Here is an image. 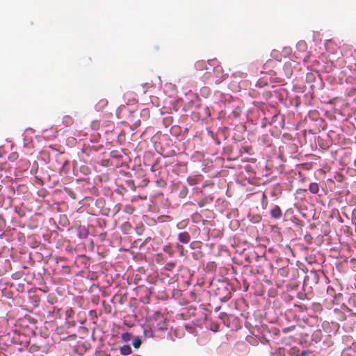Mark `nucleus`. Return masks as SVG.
<instances>
[{
  "mask_svg": "<svg viewBox=\"0 0 356 356\" xmlns=\"http://www.w3.org/2000/svg\"><path fill=\"white\" fill-rule=\"evenodd\" d=\"M270 215L274 218H280L282 215V212L280 207L277 205L275 206L270 211Z\"/></svg>",
  "mask_w": 356,
  "mask_h": 356,
  "instance_id": "6",
  "label": "nucleus"
},
{
  "mask_svg": "<svg viewBox=\"0 0 356 356\" xmlns=\"http://www.w3.org/2000/svg\"><path fill=\"white\" fill-rule=\"evenodd\" d=\"M142 343V341L140 339H136L134 341H133V346L135 348H138L140 345Z\"/></svg>",
  "mask_w": 356,
  "mask_h": 356,
  "instance_id": "20",
  "label": "nucleus"
},
{
  "mask_svg": "<svg viewBox=\"0 0 356 356\" xmlns=\"http://www.w3.org/2000/svg\"><path fill=\"white\" fill-rule=\"evenodd\" d=\"M309 191L312 194H317L319 191L318 184L316 182H313L309 184Z\"/></svg>",
  "mask_w": 356,
  "mask_h": 356,
  "instance_id": "10",
  "label": "nucleus"
},
{
  "mask_svg": "<svg viewBox=\"0 0 356 356\" xmlns=\"http://www.w3.org/2000/svg\"><path fill=\"white\" fill-rule=\"evenodd\" d=\"M296 328V326L295 325H292V326H290V327H285L284 329H282V332L284 333V334H286L291 331H293L294 329Z\"/></svg>",
  "mask_w": 356,
  "mask_h": 356,
  "instance_id": "21",
  "label": "nucleus"
},
{
  "mask_svg": "<svg viewBox=\"0 0 356 356\" xmlns=\"http://www.w3.org/2000/svg\"><path fill=\"white\" fill-rule=\"evenodd\" d=\"M268 78L266 76H263L262 78L259 79L256 83V86L259 88H263L264 86H266L268 85Z\"/></svg>",
  "mask_w": 356,
  "mask_h": 356,
  "instance_id": "8",
  "label": "nucleus"
},
{
  "mask_svg": "<svg viewBox=\"0 0 356 356\" xmlns=\"http://www.w3.org/2000/svg\"><path fill=\"white\" fill-rule=\"evenodd\" d=\"M229 296L227 297L228 298H231V293H229Z\"/></svg>",
  "mask_w": 356,
  "mask_h": 356,
  "instance_id": "29",
  "label": "nucleus"
},
{
  "mask_svg": "<svg viewBox=\"0 0 356 356\" xmlns=\"http://www.w3.org/2000/svg\"><path fill=\"white\" fill-rule=\"evenodd\" d=\"M327 293L328 296H331L332 298H333L334 296H336L335 290L331 286L327 287Z\"/></svg>",
  "mask_w": 356,
  "mask_h": 356,
  "instance_id": "17",
  "label": "nucleus"
},
{
  "mask_svg": "<svg viewBox=\"0 0 356 356\" xmlns=\"http://www.w3.org/2000/svg\"><path fill=\"white\" fill-rule=\"evenodd\" d=\"M177 239L180 243L187 244L191 241V236L187 232H180L177 235Z\"/></svg>",
  "mask_w": 356,
  "mask_h": 356,
  "instance_id": "5",
  "label": "nucleus"
},
{
  "mask_svg": "<svg viewBox=\"0 0 356 356\" xmlns=\"http://www.w3.org/2000/svg\"><path fill=\"white\" fill-rule=\"evenodd\" d=\"M131 334L129 332H124L122 334L121 338L123 341H129L131 339Z\"/></svg>",
  "mask_w": 356,
  "mask_h": 356,
  "instance_id": "14",
  "label": "nucleus"
},
{
  "mask_svg": "<svg viewBox=\"0 0 356 356\" xmlns=\"http://www.w3.org/2000/svg\"><path fill=\"white\" fill-rule=\"evenodd\" d=\"M108 104V101L106 99H99L95 104V108L97 111H102Z\"/></svg>",
  "mask_w": 356,
  "mask_h": 356,
  "instance_id": "7",
  "label": "nucleus"
},
{
  "mask_svg": "<svg viewBox=\"0 0 356 356\" xmlns=\"http://www.w3.org/2000/svg\"><path fill=\"white\" fill-rule=\"evenodd\" d=\"M262 200H263V202H266L267 203V197L265 195V193L262 194Z\"/></svg>",
  "mask_w": 356,
  "mask_h": 356,
  "instance_id": "26",
  "label": "nucleus"
},
{
  "mask_svg": "<svg viewBox=\"0 0 356 356\" xmlns=\"http://www.w3.org/2000/svg\"><path fill=\"white\" fill-rule=\"evenodd\" d=\"M307 354H308L307 351H306V350H303V351H302V353H300V356H306Z\"/></svg>",
  "mask_w": 356,
  "mask_h": 356,
  "instance_id": "27",
  "label": "nucleus"
},
{
  "mask_svg": "<svg viewBox=\"0 0 356 356\" xmlns=\"http://www.w3.org/2000/svg\"><path fill=\"white\" fill-rule=\"evenodd\" d=\"M80 170L84 175H88L90 173V170L87 166H81L80 168Z\"/></svg>",
  "mask_w": 356,
  "mask_h": 356,
  "instance_id": "19",
  "label": "nucleus"
},
{
  "mask_svg": "<svg viewBox=\"0 0 356 356\" xmlns=\"http://www.w3.org/2000/svg\"><path fill=\"white\" fill-rule=\"evenodd\" d=\"M341 296L342 295L341 293L336 294V296L332 298L331 301L332 302L333 304L339 305Z\"/></svg>",
  "mask_w": 356,
  "mask_h": 356,
  "instance_id": "15",
  "label": "nucleus"
},
{
  "mask_svg": "<svg viewBox=\"0 0 356 356\" xmlns=\"http://www.w3.org/2000/svg\"><path fill=\"white\" fill-rule=\"evenodd\" d=\"M272 230L274 231V232H279L280 228L277 226H273L272 227Z\"/></svg>",
  "mask_w": 356,
  "mask_h": 356,
  "instance_id": "25",
  "label": "nucleus"
},
{
  "mask_svg": "<svg viewBox=\"0 0 356 356\" xmlns=\"http://www.w3.org/2000/svg\"><path fill=\"white\" fill-rule=\"evenodd\" d=\"M147 327H154L155 331L163 332L167 330L165 319L160 312H154L147 322Z\"/></svg>",
  "mask_w": 356,
  "mask_h": 356,
  "instance_id": "1",
  "label": "nucleus"
},
{
  "mask_svg": "<svg viewBox=\"0 0 356 356\" xmlns=\"http://www.w3.org/2000/svg\"><path fill=\"white\" fill-rule=\"evenodd\" d=\"M131 348L129 345H124L120 348V353L123 355L131 354Z\"/></svg>",
  "mask_w": 356,
  "mask_h": 356,
  "instance_id": "9",
  "label": "nucleus"
},
{
  "mask_svg": "<svg viewBox=\"0 0 356 356\" xmlns=\"http://www.w3.org/2000/svg\"><path fill=\"white\" fill-rule=\"evenodd\" d=\"M176 248L180 251H182L184 249L183 246L179 243H177Z\"/></svg>",
  "mask_w": 356,
  "mask_h": 356,
  "instance_id": "24",
  "label": "nucleus"
},
{
  "mask_svg": "<svg viewBox=\"0 0 356 356\" xmlns=\"http://www.w3.org/2000/svg\"><path fill=\"white\" fill-rule=\"evenodd\" d=\"M127 185L131 187L133 190L135 189V185H134V181L133 180H127Z\"/></svg>",
  "mask_w": 356,
  "mask_h": 356,
  "instance_id": "22",
  "label": "nucleus"
},
{
  "mask_svg": "<svg viewBox=\"0 0 356 356\" xmlns=\"http://www.w3.org/2000/svg\"><path fill=\"white\" fill-rule=\"evenodd\" d=\"M354 348H356V343H355V344H354Z\"/></svg>",
  "mask_w": 356,
  "mask_h": 356,
  "instance_id": "30",
  "label": "nucleus"
},
{
  "mask_svg": "<svg viewBox=\"0 0 356 356\" xmlns=\"http://www.w3.org/2000/svg\"><path fill=\"white\" fill-rule=\"evenodd\" d=\"M276 62L273 60H268L264 65V71H261V73L265 75H268L269 80L271 81L273 79H275V76L276 75V72L273 70Z\"/></svg>",
  "mask_w": 356,
  "mask_h": 356,
  "instance_id": "3",
  "label": "nucleus"
},
{
  "mask_svg": "<svg viewBox=\"0 0 356 356\" xmlns=\"http://www.w3.org/2000/svg\"><path fill=\"white\" fill-rule=\"evenodd\" d=\"M92 126L94 129H97L99 128V123L97 122H93Z\"/></svg>",
  "mask_w": 356,
  "mask_h": 356,
  "instance_id": "23",
  "label": "nucleus"
},
{
  "mask_svg": "<svg viewBox=\"0 0 356 356\" xmlns=\"http://www.w3.org/2000/svg\"><path fill=\"white\" fill-rule=\"evenodd\" d=\"M124 226H128V227H130V225L129 224V222H126L123 225Z\"/></svg>",
  "mask_w": 356,
  "mask_h": 356,
  "instance_id": "28",
  "label": "nucleus"
},
{
  "mask_svg": "<svg viewBox=\"0 0 356 356\" xmlns=\"http://www.w3.org/2000/svg\"><path fill=\"white\" fill-rule=\"evenodd\" d=\"M175 266V263L174 262H168L165 265V269L166 270H172Z\"/></svg>",
  "mask_w": 356,
  "mask_h": 356,
  "instance_id": "18",
  "label": "nucleus"
},
{
  "mask_svg": "<svg viewBox=\"0 0 356 356\" xmlns=\"http://www.w3.org/2000/svg\"><path fill=\"white\" fill-rule=\"evenodd\" d=\"M134 211V208L131 205H126L124 207V212L128 214H132Z\"/></svg>",
  "mask_w": 356,
  "mask_h": 356,
  "instance_id": "16",
  "label": "nucleus"
},
{
  "mask_svg": "<svg viewBox=\"0 0 356 356\" xmlns=\"http://www.w3.org/2000/svg\"><path fill=\"white\" fill-rule=\"evenodd\" d=\"M148 327V329L144 330L145 336L147 337H154V332H156L154 330V327Z\"/></svg>",
  "mask_w": 356,
  "mask_h": 356,
  "instance_id": "12",
  "label": "nucleus"
},
{
  "mask_svg": "<svg viewBox=\"0 0 356 356\" xmlns=\"http://www.w3.org/2000/svg\"><path fill=\"white\" fill-rule=\"evenodd\" d=\"M348 304L350 307V309L356 307V295L352 294L350 296V298L348 300Z\"/></svg>",
  "mask_w": 356,
  "mask_h": 356,
  "instance_id": "11",
  "label": "nucleus"
},
{
  "mask_svg": "<svg viewBox=\"0 0 356 356\" xmlns=\"http://www.w3.org/2000/svg\"><path fill=\"white\" fill-rule=\"evenodd\" d=\"M355 165H356V159L355 160Z\"/></svg>",
  "mask_w": 356,
  "mask_h": 356,
  "instance_id": "31",
  "label": "nucleus"
},
{
  "mask_svg": "<svg viewBox=\"0 0 356 356\" xmlns=\"http://www.w3.org/2000/svg\"><path fill=\"white\" fill-rule=\"evenodd\" d=\"M296 49L300 53H307L306 56L303 58L304 62H308L310 58V54L309 52H307V44L305 41L300 40L296 44Z\"/></svg>",
  "mask_w": 356,
  "mask_h": 356,
  "instance_id": "4",
  "label": "nucleus"
},
{
  "mask_svg": "<svg viewBox=\"0 0 356 356\" xmlns=\"http://www.w3.org/2000/svg\"><path fill=\"white\" fill-rule=\"evenodd\" d=\"M163 250L165 253L168 254L170 257H172L174 254V250L170 245H165Z\"/></svg>",
  "mask_w": 356,
  "mask_h": 356,
  "instance_id": "13",
  "label": "nucleus"
},
{
  "mask_svg": "<svg viewBox=\"0 0 356 356\" xmlns=\"http://www.w3.org/2000/svg\"><path fill=\"white\" fill-rule=\"evenodd\" d=\"M214 62V60L208 61L209 67L206 65L204 69L207 71V74H209V76H212L211 72L209 71L210 70H212V74L213 75V81L216 83H219L224 79L225 75L224 74L223 69L220 65H216L211 68V66L213 65L211 63Z\"/></svg>",
  "mask_w": 356,
  "mask_h": 356,
  "instance_id": "2",
  "label": "nucleus"
}]
</instances>
